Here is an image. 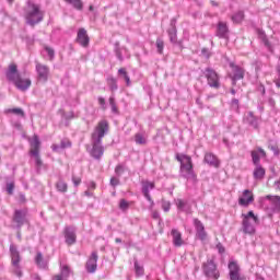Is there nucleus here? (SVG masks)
I'll return each mask as SVG.
<instances>
[{
    "label": "nucleus",
    "instance_id": "20",
    "mask_svg": "<svg viewBox=\"0 0 280 280\" xmlns=\"http://www.w3.org/2000/svg\"><path fill=\"white\" fill-rule=\"evenodd\" d=\"M97 259H98L97 253L93 252L92 255H90V258L88 259V262H86V270L89 273H93L96 271Z\"/></svg>",
    "mask_w": 280,
    "mask_h": 280
},
{
    "label": "nucleus",
    "instance_id": "24",
    "mask_svg": "<svg viewBox=\"0 0 280 280\" xmlns=\"http://www.w3.org/2000/svg\"><path fill=\"white\" fill-rule=\"evenodd\" d=\"M171 235L173 236V245L176 247H182L184 245L182 232L177 229L171 230Z\"/></svg>",
    "mask_w": 280,
    "mask_h": 280
},
{
    "label": "nucleus",
    "instance_id": "11",
    "mask_svg": "<svg viewBox=\"0 0 280 280\" xmlns=\"http://www.w3.org/2000/svg\"><path fill=\"white\" fill-rule=\"evenodd\" d=\"M205 78L208 80V85L210 88L218 89L220 88V77H218V73L215 70H212L210 68L205 70Z\"/></svg>",
    "mask_w": 280,
    "mask_h": 280
},
{
    "label": "nucleus",
    "instance_id": "50",
    "mask_svg": "<svg viewBox=\"0 0 280 280\" xmlns=\"http://www.w3.org/2000/svg\"><path fill=\"white\" fill-rule=\"evenodd\" d=\"M72 182L75 187L81 185V177L72 176Z\"/></svg>",
    "mask_w": 280,
    "mask_h": 280
},
{
    "label": "nucleus",
    "instance_id": "8",
    "mask_svg": "<svg viewBox=\"0 0 280 280\" xmlns=\"http://www.w3.org/2000/svg\"><path fill=\"white\" fill-rule=\"evenodd\" d=\"M255 201L254 192L249 189L243 190L242 195L238 196L237 203L243 208H247Z\"/></svg>",
    "mask_w": 280,
    "mask_h": 280
},
{
    "label": "nucleus",
    "instance_id": "63",
    "mask_svg": "<svg viewBox=\"0 0 280 280\" xmlns=\"http://www.w3.org/2000/svg\"><path fill=\"white\" fill-rule=\"evenodd\" d=\"M115 242H116V243H121V240H120V238H116Z\"/></svg>",
    "mask_w": 280,
    "mask_h": 280
},
{
    "label": "nucleus",
    "instance_id": "48",
    "mask_svg": "<svg viewBox=\"0 0 280 280\" xmlns=\"http://www.w3.org/2000/svg\"><path fill=\"white\" fill-rule=\"evenodd\" d=\"M117 175H121L125 173V168L121 165H117L116 170H114Z\"/></svg>",
    "mask_w": 280,
    "mask_h": 280
},
{
    "label": "nucleus",
    "instance_id": "10",
    "mask_svg": "<svg viewBox=\"0 0 280 280\" xmlns=\"http://www.w3.org/2000/svg\"><path fill=\"white\" fill-rule=\"evenodd\" d=\"M230 67L232 69V74L230 75V78L232 80L233 86H235L236 85V81L244 80L245 70H244V68H242L240 66H236L234 62H231Z\"/></svg>",
    "mask_w": 280,
    "mask_h": 280
},
{
    "label": "nucleus",
    "instance_id": "31",
    "mask_svg": "<svg viewBox=\"0 0 280 280\" xmlns=\"http://www.w3.org/2000/svg\"><path fill=\"white\" fill-rule=\"evenodd\" d=\"M65 2L72 5L74 10H78V11L83 10V1L82 0H65Z\"/></svg>",
    "mask_w": 280,
    "mask_h": 280
},
{
    "label": "nucleus",
    "instance_id": "13",
    "mask_svg": "<svg viewBox=\"0 0 280 280\" xmlns=\"http://www.w3.org/2000/svg\"><path fill=\"white\" fill-rule=\"evenodd\" d=\"M142 195L147 198V201L151 203L150 208H153L154 201L152 199V196H150V190H153L155 187L154 182L149 180H142Z\"/></svg>",
    "mask_w": 280,
    "mask_h": 280
},
{
    "label": "nucleus",
    "instance_id": "16",
    "mask_svg": "<svg viewBox=\"0 0 280 280\" xmlns=\"http://www.w3.org/2000/svg\"><path fill=\"white\" fill-rule=\"evenodd\" d=\"M5 77H7V80L10 82L22 78L19 72V68L15 63H10V66H8Z\"/></svg>",
    "mask_w": 280,
    "mask_h": 280
},
{
    "label": "nucleus",
    "instance_id": "29",
    "mask_svg": "<svg viewBox=\"0 0 280 280\" xmlns=\"http://www.w3.org/2000/svg\"><path fill=\"white\" fill-rule=\"evenodd\" d=\"M246 121L255 129H258V118L255 117L253 112H249V114H247Z\"/></svg>",
    "mask_w": 280,
    "mask_h": 280
},
{
    "label": "nucleus",
    "instance_id": "22",
    "mask_svg": "<svg viewBox=\"0 0 280 280\" xmlns=\"http://www.w3.org/2000/svg\"><path fill=\"white\" fill-rule=\"evenodd\" d=\"M203 162L210 166H213L214 168L220 167V160L217 158V155L212 154L211 152L205 153Z\"/></svg>",
    "mask_w": 280,
    "mask_h": 280
},
{
    "label": "nucleus",
    "instance_id": "27",
    "mask_svg": "<svg viewBox=\"0 0 280 280\" xmlns=\"http://www.w3.org/2000/svg\"><path fill=\"white\" fill-rule=\"evenodd\" d=\"M266 199L275 207V211L280 213V196H266Z\"/></svg>",
    "mask_w": 280,
    "mask_h": 280
},
{
    "label": "nucleus",
    "instance_id": "47",
    "mask_svg": "<svg viewBox=\"0 0 280 280\" xmlns=\"http://www.w3.org/2000/svg\"><path fill=\"white\" fill-rule=\"evenodd\" d=\"M45 50H46V52L48 54L50 60H52L54 57H55V51H54V49H52V48H49V47H45Z\"/></svg>",
    "mask_w": 280,
    "mask_h": 280
},
{
    "label": "nucleus",
    "instance_id": "9",
    "mask_svg": "<svg viewBox=\"0 0 280 280\" xmlns=\"http://www.w3.org/2000/svg\"><path fill=\"white\" fill-rule=\"evenodd\" d=\"M27 213L28 210L26 208L24 210H15V212H13L12 221L16 224L18 229H21L27 223Z\"/></svg>",
    "mask_w": 280,
    "mask_h": 280
},
{
    "label": "nucleus",
    "instance_id": "17",
    "mask_svg": "<svg viewBox=\"0 0 280 280\" xmlns=\"http://www.w3.org/2000/svg\"><path fill=\"white\" fill-rule=\"evenodd\" d=\"M36 73H37V79H39L44 82H47L48 77H49L48 66L37 62L36 63Z\"/></svg>",
    "mask_w": 280,
    "mask_h": 280
},
{
    "label": "nucleus",
    "instance_id": "23",
    "mask_svg": "<svg viewBox=\"0 0 280 280\" xmlns=\"http://www.w3.org/2000/svg\"><path fill=\"white\" fill-rule=\"evenodd\" d=\"M252 162L255 165L260 164V158H266V151L262 148H256L254 151H250Z\"/></svg>",
    "mask_w": 280,
    "mask_h": 280
},
{
    "label": "nucleus",
    "instance_id": "3",
    "mask_svg": "<svg viewBox=\"0 0 280 280\" xmlns=\"http://www.w3.org/2000/svg\"><path fill=\"white\" fill-rule=\"evenodd\" d=\"M242 218L243 233L254 235L256 232L255 225L259 224L258 215L250 210L247 214H242Z\"/></svg>",
    "mask_w": 280,
    "mask_h": 280
},
{
    "label": "nucleus",
    "instance_id": "38",
    "mask_svg": "<svg viewBox=\"0 0 280 280\" xmlns=\"http://www.w3.org/2000/svg\"><path fill=\"white\" fill-rule=\"evenodd\" d=\"M135 271L137 277H143L144 275V268L139 265L138 260L135 261Z\"/></svg>",
    "mask_w": 280,
    "mask_h": 280
},
{
    "label": "nucleus",
    "instance_id": "26",
    "mask_svg": "<svg viewBox=\"0 0 280 280\" xmlns=\"http://www.w3.org/2000/svg\"><path fill=\"white\" fill-rule=\"evenodd\" d=\"M266 170L260 164L255 165L254 178L255 180H262L265 178Z\"/></svg>",
    "mask_w": 280,
    "mask_h": 280
},
{
    "label": "nucleus",
    "instance_id": "21",
    "mask_svg": "<svg viewBox=\"0 0 280 280\" xmlns=\"http://www.w3.org/2000/svg\"><path fill=\"white\" fill-rule=\"evenodd\" d=\"M11 266H18L21 264V255L14 244L10 246Z\"/></svg>",
    "mask_w": 280,
    "mask_h": 280
},
{
    "label": "nucleus",
    "instance_id": "42",
    "mask_svg": "<svg viewBox=\"0 0 280 280\" xmlns=\"http://www.w3.org/2000/svg\"><path fill=\"white\" fill-rule=\"evenodd\" d=\"M107 84H108V88H110L112 91L117 90V83H116L115 78H108L107 79Z\"/></svg>",
    "mask_w": 280,
    "mask_h": 280
},
{
    "label": "nucleus",
    "instance_id": "41",
    "mask_svg": "<svg viewBox=\"0 0 280 280\" xmlns=\"http://www.w3.org/2000/svg\"><path fill=\"white\" fill-rule=\"evenodd\" d=\"M130 207V203L126 199H120V203H118V208H120L122 211L128 210Z\"/></svg>",
    "mask_w": 280,
    "mask_h": 280
},
{
    "label": "nucleus",
    "instance_id": "62",
    "mask_svg": "<svg viewBox=\"0 0 280 280\" xmlns=\"http://www.w3.org/2000/svg\"><path fill=\"white\" fill-rule=\"evenodd\" d=\"M89 10H90V12H93V10H94V9H93V5H90V7H89Z\"/></svg>",
    "mask_w": 280,
    "mask_h": 280
},
{
    "label": "nucleus",
    "instance_id": "32",
    "mask_svg": "<svg viewBox=\"0 0 280 280\" xmlns=\"http://www.w3.org/2000/svg\"><path fill=\"white\" fill-rule=\"evenodd\" d=\"M244 18H245L244 12L238 11L236 14L232 15V21L235 24H241L242 21H244Z\"/></svg>",
    "mask_w": 280,
    "mask_h": 280
},
{
    "label": "nucleus",
    "instance_id": "7",
    "mask_svg": "<svg viewBox=\"0 0 280 280\" xmlns=\"http://www.w3.org/2000/svg\"><path fill=\"white\" fill-rule=\"evenodd\" d=\"M203 273L212 280H218L220 278V272H218L217 266L212 260H208L203 264Z\"/></svg>",
    "mask_w": 280,
    "mask_h": 280
},
{
    "label": "nucleus",
    "instance_id": "18",
    "mask_svg": "<svg viewBox=\"0 0 280 280\" xmlns=\"http://www.w3.org/2000/svg\"><path fill=\"white\" fill-rule=\"evenodd\" d=\"M230 28L226 22H218L217 36L222 39H229Z\"/></svg>",
    "mask_w": 280,
    "mask_h": 280
},
{
    "label": "nucleus",
    "instance_id": "64",
    "mask_svg": "<svg viewBox=\"0 0 280 280\" xmlns=\"http://www.w3.org/2000/svg\"><path fill=\"white\" fill-rule=\"evenodd\" d=\"M278 73H279V75H280V66H278Z\"/></svg>",
    "mask_w": 280,
    "mask_h": 280
},
{
    "label": "nucleus",
    "instance_id": "34",
    "mask_svg": "<svg viewBox=\"0 0 280 280\" xmlns=\"http://www.w3.org/2000/svg\"><path fill=\"white\" fill-rule=\"evenodd\" d=\"M135 142L138 144V145H144L147 143V140L144 138V136L140 132H137L135 135Z\"/></svg>",
    "mask_w": 280,
    "mask_h": 280
},
{
    "label": "nucleus",
    "instance_id": "30",
    "mask_svg": "<svg viewBox=\"0 0 280 280\" xmlns=\"http://www.w3.org/2000/svg\"><path fill=\"white\" fill-rule=\"evenodd\" d=\"M5 114L7 115L12 114V115H15L18 117H25L24 110L22 108H20V107L8 108L5 110Z\"/></svg>",
    "mask_w": 280,
    "mask_h": 280
},
{
    "label": "nucleus",
    "instance_id": "35",
    "mask_svg": "<svg viewBox=\"0 0 280 280\" xmlns=\"http://www.w3.org/2000/svg\"><path fill=\"white\" fill-rule=\"evenodd\" d=\"M168 36H170L171 43H174V44L177 43V28H176V26H173V28H171L168 31Z\"/></svg>",
    "mask_w": 280,
    "mask_h": 280
},
{
    "label": "nucleus",
    "instance_id": "57",
    "mask_svg": "<svg viewBox=\"0 0 280 280\" xmlns=\"http://www.w3.org/2000/svg\"><path fill=\"white\" fill-rule=\"evenodd\" d=\"M52 280H63L61 275L54 276Z\"/></svg>",
    "mask_w": 280,
    "mask_h": 280
},
{
    "label": "nucleus",
    "instance_id": "40",
    "mask_svg": "<svg viewBox=\"0 0 280 280\" xmlns=\"http://www.w3.org/2000/svg\"><path fill=\"white\" fill-rule=\"evenodd\" d=\"M72 147L71 140L63 138L62 140H60V149H69Z\"/></svg>",
    "mask_w": 280,
    "mask_h": 280
},
{
    "label": "nucleus",
    "instance_id": "4",
    "mask_svg": "<svg viewBox=\"0 0 280 280\" xmlns=\"http://www.w3.org/2000/svg\"><path fill=\"white\" fill-rule=\"evenodd\" d=\"M30 142V155L34 158L36 166H43V160L40 159V140L37 135L32 136L28 140Z\"/></svg>",
    "mask_w": 280,
    "mask_h": 280
},
{
    "label": "nucleus",
    "instance_id": "58",
    "mask_svg": "<svg viewBox=\"0 0 280 280\" xmlns=\"http://www.w3.org/2000/svg\"><path fill=\"white\" fill-rule=\"evenodd\" d=\"M113 113H117V106L116 105H110Z\"/></svg>",
    "mask_w": 280,
    "mask_h": 280
},
{
    "label": "nucleus",
    "instance_id": "54",
    "mask_svg": "<svg viewBox=\"0 0 280 280\" xmlns=\"http://www.w3.org/2000/svg\"><path fill=\"white\" fill-rule=\"evenodd\" d=\"M152 218H153L154 220H159V219H160V214H159V211H158V210H153V212H152Z\"/></svg>",
    "mask_w": 280,
    "mask_h": 280
},
{
    "label": "nucleus",
    "instance_id": "49",
    "mask_svg": "<svg viewBox=\"0 0 280 280\" xmlns=\"http://www.w3.org/2000/svg\"><path fill=\"white\" fill-rule=\"evenodd\" d=\"M176 205L178 209H184V207H186V202H184L183 199H177Z\"/></svg>",
    "mask_w": 280,
    "mask_h": 280
},
{
    "label": "nucleus",
    "instance_id": "53",
    "mask_svg": "<svg viewBox=\"0 0 280 280\" xmlns=\"http://www.w3.org/2000/svg\"><path fill=\"white\" fill-rule=\"evenodd\" d=\"M110 184L113 187H116L117 185H119V179H117L116 177H112Z\"/></svg>",
    "mask_w": 280,
    "mask_h": 280
},
{
    "label": "nucleus",
    "instance_id": "39",
    "mask_svg": "<svg viewBox=\"0 0 280 280\" xmlns=\"http://www.w3.org/2000/svg\"><path fill=\"white\" fill-rule=\"evenodd\" d=\"M118 74H120L122 77V79L126 80V83L129 86L130 85V78H129L128 72L126 71V69L125 68H120L118 70Z\"/></svg>",
    "mask_w": 280,
    "mask_h": 280
},
{
    "label": "nucleus",
    "instance_id": "56",
    "mask_svg": "<svg viewBox=\"0 0 280 280\" xmlns=\"http://www.w3.org/2000/svg\"><path fill=\"white\" fill-rule=\"evenodd\" d=\"M108 103L110 104V106H115V105H116L114 97H110V98L108 100Z\"/></svg>",
    "mask_w": 280,
    "mask_h": 280
},
{
    "label": "nucleus",
    "instance_id": "51",
    "mask_svg": "<svg viewBox=\"0 0 280 280\" xmlns=\"http://www.w3.org/2000/svg\"><path fill=\"white\" fill-rule=\"evenodd\" d=\"M230 280H246V277L245 276H231L230 277Z\"/></svg>",
    "mask_w": 280,
    "mask_h": 280
},
{
    "label": "nucleus",
    "instance_id": "19",
    "mask_svg": "<svg viewBox=\"0 0 280 280\" xmlns=\"http://www.w3.org/2000/svg\"><path fill=\"white\" fill-rule=\"evenodd\" d=\"M63 235H65V242L66 244H68V246H72L77 243L75 230L66 228L63 231Z\"/></svg>",
    "mask_w": 280,
    "mask_h": 280
},
{
    "label": "nucleus",
    "instance_id": "36",
    "mask_svg": "<svg viewBox=\"0 0 280 280\" xmlns=\"http://www.w3.org/2000/svg\"><path fill=\"white\" fill-rule=\"evenodd\" d=\"M12 267V275L21 278L23 277V271L21 270V266L20 265H11Z\"/></svg>",
    "mask_w": 280,
    "mask_h": 280
},
{
    "label": "nucleus",
    "instance_id": "60",
    "mask_svg": "<svg viewBox=\"0 0 280 280\" xmlns=\"http://www.w3.org/2000/svg\"><path fill=\"white\" fill-rule=\"evenodd\" d=\"M233 104L238 105V100H233Z\"/></svg>",
    "mask_w": 280,
    "mask_h": 280
},
{
    "label": "nucleus",
    "instance_id": "43",
    "mask_svg": "<svg viewBox=\"0 0 280 280\" xmlns=\"http://www.w3.org/2000/svg\"><path fill=\"white\" fill-rule=\"evenodd\" d=\"M156 49L159 50V54H163L164 50V42L161 39H156Z\"/></svg>",
    "mask_w": 280,
    "mask_h": 280
},
{
    "label": "nucleus",
    "instance_id": "59",
    "mask_svg": "<svg viewBox=\"0 0 280 280\" xmlns=\"http://www.w3.org/2000/svg\"><path fill=\"white\" fill-rule=\"evenodd\" d=\"M275 84H276V86H278V89H280V80H276Z\"/></svg>",
    "mask_w": 280,
    "mask_h": 280
},
{
    "label": "nucleus",
    "instance_id": "1",
    "mask_svg": "<svg viewBox=\"0 0 280 280\" xmlns=\"http://www.w3.org/2000/svg\"><path fill=\"white\" fill-rule=\"evenodd\" d=\"M26 24L35 26L44 20V12L40 11V7L33 2H28L25 13Z\"/></svg>",
    "mask_w": 280,
    "mask_h": 280
},
{
    "label": "nucleus",
    "instance_id": "15",
    "mask_svg": "<svg viewBox=\"0 0 280 280\" xmlns=\"http://www.w3.org/2000/svg\"><path fill=\"white\" fill-rule=\"evenodd\" d=\"M91 38L88 35V31L85 28H79L77 34V43L80 47L88 48Z\"/></svg>",
    "mask_w": 280,
    "mask_h": 280
},
{
    "label": "nucleus",
    "instance_id": "14",
    "mask_svg": "<svg viewBox=\"0 0 280 280\" xmlns=\"http://www.w3.org/2000/svg\"><path fill=\"white\" fill-rule=\"evenodd\" d=\"M18 90L24 92L27 91L31 88V79L30 78H18L12 81H10Z\"/></svg>",
    "mask_w": 280,
    "mask_h": 280
},
{
    "label": "nucleus",
    "instance_id": "25",
    "mask_svg": "<svg viewBox=\"0 0 280 280\" xmlns=\"http://www.w3.org/2000/svg\"><path fill=\"white\" fill-rule=\"evenodd\" d=\"M228 269L230 270V277L241 276V268L238 262L232 260L228 264Z\"/></svg>",
    "mask_w": 280,
    "mask_h": 280
},
{
    "label": "nucleus",
    "instance_id": "33",
    "mask_svg": "<svg viewBox=\"0 0 280 280\" xmlns=\"http://www.w3.org/2000/svg\"><path fill=\"white\" fill-rule=\"evenodd\" d=\"M56 189L59 191V192H67L68 191V185L67 183H65L63 180H58V183H56Z\"/></svg>",
    "mask_w": 280,
    "mask_h": 280
},
{
    "label": "nucleus",
    "instance_id": "61",
    "mask_svg": "<svg viewBox=\"0 0 280 280\" xmlns=\"http://www.w3.org/2000/svg\"><path fill=\"white\" fill-rule=\"evenodd\" d=\"M231 93H232V95H235V94H236V92H235L234 89H231Z\"/></svg>",
    "mask_w": 280,
    "mask_h": 280
},
{
    "label": "nucleus",
    "instance_id": "2",
    "mask_svg": "<svg viewBox=\"0 0 280 280\" xmlns=\"http://www.w3.org/2000/svg\"><path fill=\"white\" fill-rule=\"evenodd\" d=\"M176 159L180 164V166H179L180 173L187 175L188 179L196 180L197 174L194 172V164H192L191 156L184 155V154H177Z\"/></svg>",
    "mask_w": 280,
    "mask_h": 280
},
{
    "label": "nucleus",
    "instance_id": "45",
    "mask_svg": "<svg viewBox=\"0 0 280 280\" xmlns=\"http://www.w3.org/2000/svg\"><path fill=\"white\" fill-rule=\"evenodd\" d=\"M50 149H52L54 153H61V150H63L60 144H52Z\"/></svg>",
    "mask_w": 280,
    "mask_h": 280
},
{
    "label": "nucleus",
    "instance_id": "55",
    "mask_svg": "<svg viewBox=\"0 0 280 280\" xmlns=\"http://www.w3.org/2000/svg\"><path fill=\"white\" fill-rule=\"evenodd\" d=\"M98 104L104 106L105 105V98L104 97H98Z\"/></svg>",
    "mask_w": 280,
    "mask_h": 280
},
{
    "label": "nucleus",
    "instance_id": "12",
    "mask_svg": "<svg viewBox=\"0 0 280 280\" xmlns=\"http://www.w3.org/2000/svg\"><path fill=\"white\" fill-rule=\"evenodd\" d=\"M105 149L102 147V141L92 140V150L90 151V156L94 160L100 161L104 156Z\"/></svg>",
    "mask_w": 280,
    "mask_h": 280
},
{
    "label": "nucleus",
    "instance_id": "37",
    "mask_svg": "<svg viewBox=\"0 0 280 280\" xmlns=\"http://www.w3.org/2000/svg\"><path fill=\"white\" fill-rule=\"evenodd\" d=\"M257 34H258V36H259V39L261 40V42H264V44H265V47H267V48H269L270 49V43H269V40H268V37H266V34L262 32V31H257Z\"/></svg>",
    "mask_w": 280,
    "mask_h": 280
},
{
    "label": "nucleus",
    "instance_id": "46",
    "mask_svg": "<svg viewBox=\"0 0 280 280\" xmlns=\"http://www.w3.org/2000/svg\"><path fill=\"white\" fill-rule=\"evenodd\" d=\"M61 272H62L63 276L68 277L69 273L71 272V269L69 268V266L65 265L61 268Z\"/></svg>",
    "mask_w": 280,
    "mask_h": 280
},
{
    "label": "nucleus",
    "instance_id": "28",
    "mask_svg": "<svg viewBox=\"0 0 280 280\" xmlns=\"http://www.w3.org/2000/svg\"><path fill=\"white\" fill-rule=\"evenodd\" d=\"M35 264L40 269L48 268V262L46 260H44L43 254H40V253L36 254Z\"/></svg>",
    "mask_w": 280,
    "mask_h": 280
},
{
    "label": "nucleus",
    "instance_id": "52",
    "mask_svg": "<svg viewBox=\"0 0 280 280\" xmlns=\"http://www.w3.org/2000/svg\"><path fill=\"white\" fill-rule=\"evenodd\" d=\"M170 208H171V205L168 201H164L163 202V210L164 212H168L170 211Z\"/></svg>",
    "mask_w": 280,
    "mask_h": 280
},
{
    "label": "nucleus",
    "instance_id": "5",
    "mask_svg": "<svg viewBox=\"0 0 280 280\" xmlns=\"http://www.w3.org/2000/svg\"><path fill=\"white\" fill-rule=\"evenodd\" d=\"M108 130H109L108 121L106 120L98 121L92 133V141L102 142V139H104Z\"/></svg>",
    "mask_w": 280,
    "mask_h": 280
},
{
    "label": "nucleus",
    "instance_id": "44",
    "mask_svg": "<svg viewBox=\"0 0 280 280\" xmlns=\"http://www.w3.org/2000/svg\"><path fill=\"white\" fill-rule=\"evenodd\" d=\"M7 192H8V195H13V192H14V183L7 184Z\"/></svg>",
    "mask_w": 280,
    "mask_h": 280
},
{
    "label": "nucleus",
    "instance_id": "6",
    "mask_svg": "<svg viewBox=\"0 0 280 280\" xmlns=\"http://www.w3.org/2000/svg\"><path fill=\"white\" fill-rule=\"evenodd\" d=\"M192 224L195 228V235L197 236V238L200 240L201 242H205L208 238V233L206 231L205 223H202L200 219L194 218Z\"/></svg>",
    "mask_w": 280,
    "mask_h": 280
}]
</instances>
